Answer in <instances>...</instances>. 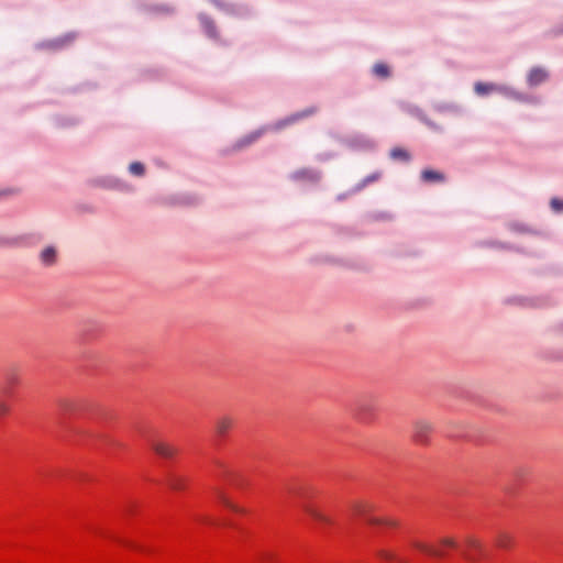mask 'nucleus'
Masks as SVG:
<instances>
[{"label": "nucleus", "instance_id": "nucleus-1", "mask_svg": "<svg viewBox=\"0 0 563 563\" xmlns=\"http://www.w3.org/2000/svg\"><path fill=\"white\" fill-rule=\"evenodd\" d=\"M213 5L225 15L233 18H247L252 14V9L245 3L213 0Z\"/></svg>", "mask_w": 563, "mask_h": 563}, {"label": "nucleus", "instance_id": "nucleus-2", "mask_svg": "<svg viewBox=\"0 0 563 563\" xmlns=\"http://www.w3.org/2000/svg\"><path fill=\"white\" fill-rule=\"evenodd\" d=\"M432 432L433 424L428 420L420 419L413 423L412 438L419 444H428Z\"/></svg>", "mask_w": 563, "mask_h": 563}, {"label": "nucleus", "instance_id": "nucleus-3", "mask_svg": "<svg viewBox=\"0 0 563 563\" xmlns=\"http://www.w3.org/2000/svg\"><path fill=\"white\" fill-rule=\"evenodd\" d=\"M353 511L356 516H360V517L366 519L367 522L371 525H388V526L396 525L394 521L388 520V519H379V518L368 517L367 515L369 511V506L367 504L358 503V504L354 505Z\"/></svg>", "mask_w": 563, "mask_h": 563}, {"label": "nucleus", "instance_id": "nucleus-4", "mask_svg": "<svg viewBox=\"0 0 563 563\" xmlns=\"http://www.w3.org/2000/svg\"><path fill=\"white\" fill-rule=\"evenodd\" d=\"M153 451L159 455L161 457L170 459L173 457L177 450L174 445L168 442L162 440H155L152 442Z\"/></svg>", "mask_w": 563, "mask_h": 563}, {"label": "nucleus", "instance_id": "nucleus-5", "mask_svg": "<svg viewBox=\"0 0 563 563\" xmlns=\"http://www.w3.org/2000/svg\"><path fill=\"white\" fill-rule=\"evenodd\" d=\"M234 418L229 415L219 416L216 423V432L220 438H224L234 426Z\"/></svg>", "mask_w": 563, "mask_h": 563}, {"label": "nucleus", "instance_id": "nucleus-6", "mask_svg": "<svg viewBox=\"0 0 563 563\" xmlns=\"http://www.w3.org/2000/svg\"><path fill=\"white\" fill-rule=\"evenodd\" d=\"M474 90L478 96H485L494 91L507 93L508 88L505 86H498L492 82H482L478 81L474 85Z\"/></svg>", "mask_w": 563, "mask_h": 563}, {"label": "nucleus", "instance_id": "nucleus-7", "mask_svg": "<svg viewBox=\"0 0 563 563\" xmlns=\"http://www.w3.org/2000/svg\"><path fill=\"white\" fill-rule=\"evenodd\" d=\"M549 77L548 71L542 67H533L528 76H527V82L531 87H536L542 82H544Z\"/></svg>", "mask_w": 563, "mask_h": 563}, {"label": "nucleus", "instance_id": "nucleus-8", "mask_svg": "<svg viewBox=\"0 0 563 563\" xmlns=\"http://www.w3.org/2000/svg\"><path fill=\"white\" fill-rule=\"evenodd\" d=\"M412 547L421 552H424V553L435 556V558H442L444 555L443 550L432 548V547L428 545L427 543H423L418 540L412 541Z\"/></svg>", "mask_w": 563, "mask_h": 563}, {"label": "nucleus", "instance_id": "nucleus-9", "mask_svg": "<svg viewBox=\"0 0 563 563\" xmlns=\"http://www.w3.org/2000/svg\"><path fill=\"white\" fill-rule=\"evenodd\" d=\"M303 510L310 517H312L314 520H317L321 523L330 525L332 522L328 516H325L324 514H322L320 510H318L316 507H313L311 505H303Z\"/></svg>", "mask_w": 563, "mask_h": 563}, {"label": "nucleus", "instance_id": "nucleus-10", "mask_svg": "<svg viewBox=\"0 0 563 563\" xmlns=\"http://www.w3.org/2000/svg\"><path fill=\"white\" fill-rule=\"evenodd\" d=\"M421 178L423 181L427 183H440L444 180V175L440 172L432 170V169H424L421 172Z\"/></svg>", "mask_w": 563, "mask_h": 563}, {"label": "nucleus", "instance_id": "nucleus-11", "mask_svg": "<svg viewBox=\"0 0 563 563\" xmlns=\"http://www.w3.org/2000/svg\"><path fill=\"white\" fill-rule=\"evenodd\" d=\"M373 74L380 79H386L390 76L389 66L385 63H376L373 66Z\"/></svg>", "mask_w": 563, "mask_h": 563}, {"label": "nucleus", "instance_id": "nucleus-12", "mask_svg": "<svg viewBox=\"0 0 563 563\" xmlns=\"http://www.w3.org/2000/svg\"><path fill=\"white\" fill-rule=\"evenodd\" d=\"M390 157L393 159H399L404 162H409L411 156L408 151L401 147H395L390 151Z\"/></svg>", "mask_w": 563, "mask_h": 563}, {"label": "nucleus", "instance_id": "nucleus-13", "mask_svg": "<svg viewBox=\"0 0 563 563\" xmlns=\"http://www.w3.org/2000/svg\"><path fill=\"white\" fill-rule=\"evenodd\" d=\"M56 252L53 247H47L41 253V260L44 264L51 265L55 262Z\"/></svg>", "mask_w": 563, "mask_h": 563}, {"label": "nucleus", "instance_id": "nucleus-14", "mask_svg": "<svg viewBox=\"0 0 563 563\" xmlns=\"http://www.w3.org/2000/svg\"><path fill=\"white\" fill-rule=\"evenodd\" d=\"M219 498H220V501L227 507L229 508L230 510L232 511H235V512H244L243 508L239 507L238 505H235L230 498H228L227 495L224 494H220L219 495Z\"/></svg>", "mask_w": 563, "mask_h": 563}, {"label": "nucleus", "instance_id": "nucleus-15", "mask_svg": "<svg viewBox=\"0 0 563 563\" xmlns=\"http://www.w3.org/2000/svg\"><path fill=\"white\" fill-rule=\"evenodd\" d=\"M223 479L230 484V485H235V486H239L240 485V479H239V475L233 473V472H227L224 475H223Z\"/></svg>", "mask_w": 563, "mask_h": 563}, {"label": "nucleus", "instance_id": "nucleus-16", "mask_svg": "<svg viewBox=\"0 0 563 563\" xmlns=\"http://www.w3.org/2000/svg\"><path fill=\"white\" fill-rule=\"evenodd\" d=\"M130 172L136 176H141L144 174V166L139 162L132 163L130 165Z\"/></svg>", "mask_w": 563, "mask_h": 563}, {"label": "nucleus", "instance_id": "nucleus-17", "mask_svg": "<svg viewBox=\"0 0 563 563\" xmlns=\"http://www.w3.org/2000/svg\"><path fill=\"white\" fill-rule=\"evenodd\" d=\"M550 205L554 211H558V212L563 211V199L553 198L551 200Z\"/></svg>", "mask_w": 563, "mask_h": 563}, {"label": "nucleus", "instance_id": "nucleus-18", "mask_svg": "<svg viewBox=\"0 0 563 563\" xmlns=\"http://www.w3.org/2000/svg\"><path fill=\"white\" fill-rule=\"evenodd\" d=\"M440 544L443 548H455L456 541L453 538L446 537L440 540Z\"/></svg>", "mask_w": 563, "mask_h": 563}, {"label": "nucleus", "instance_id": "nucleus-19", "mask_svg": "<svg viewBox=\"0 0 563 563\" xmlns=\"http://www.w3.org/2000/svg\"><path fill=\"white\" fill-rule=\"evenodd\" d=\"M260 136H261V132H253L252 134L247 135V136L243 140V143H244L245 145L252 144V143H253V142H255Z\"/></svg>", "mask_w": 563, "mask_h": 563}, {"label": "nucleus", "instance_id": "nucleus-20", "mask_svg": "<svg viewBox=\"0 0 563 563\" xmlns=\"http://www.w3.org/2000/svg\"><path fill=\"white\" fill-rule=\"evenodd\" d=\"M554 35H563V16L553 27Z\"/></svg>", "mask_w": 563, "mask_h": 563}, {"label": "nucleus", "instance_id": "nucleus-21", "mask_svg": "<svg viewBox=\"0 0 563 563\" xmlns=\"http://www.w3.org/2000/svg\"><path fill=\"white\" fill-rule=\"evenodd\" d=\"M466 544L472 548V549H478L481 547L478 540L474 539V538H468L466 540Z\"/></svg>", "mask_w": 563, "mask_h": 563}, {"label": "nucleus", "instance_id": "nucleus-22", "mask_svg": "<svg viewBox=\"0 0 563 563\" xmlns=\"http://www.w3.org/2000/svg\"><path fill=\"white\" fill-rule=\"evenodd\" d=\"M378 555L383 559H386V560H393L394 559V554L386 551V550H382L378 552Z\"/></svg>", "mask_w": 563, "mask_h": 563}, {"label": "nucleus", "instance_id": "nucleus-23", "mask_svg": "<svg viewBox=\"0 0 563 563\" xmlns=\"http://www.w3.org/2000/svg\"><path fill=\"white\" fill-rule=\"evenodd\" d=\"M508 541H509V538H508L507 536H503V537H500V538L498 539L497 544H498L499 547H507Z\"/></svg>", "mask_w": 563, "mask_h": 563}, {"label": "nucleus", "instance_id": "nucleus-24", "mask_svg": "<svg viewBox=\"0 0 563 563\" xmlns=\"http://www.w3.org/2000/svg\"><path fill=\"white\" fill-rule=\"evenodd\" d=\"M8 412V407L4 404H0V416H3Z\"/></svg>", "mask_w": 563, "mask_h": 563}, {"label": "nucleus", "instance_id": "nucleus-25", "mask_svg": "<svg viewBox=\"0 0 563 563\" xmlns=\"http://www.w3.org/2000/svg\"><path fill=\"white\" fill-rule=\"evenodd\" d=\"M15 382H16L15 378H10L8 380L7 393H9L11 386H13V384H15Z\"/></svg>", "mask_w": 563, "mask_h": 563}, {"label": "nucleus", "instance_id": "nucleus-26", "mask_svg": "<svg viewBox=\"0 0 563 563\" xmlns=\"http://www.w3.org/2000/svg\"><path fill=\"white\" fill-rule=\"evenodd\" d=\"M378 177H379V174H374V175L369 176L366 180L374 181V180L378 179Z\"/></svg>", "mask_w": 563, "mask_h": 563}, {"label": "nucleus", "instance_id": "nucleus-27", "mask_svg": "<svg viewBox=\"0 0 563 563\" xmlns=\"http://www.w3.org/2000/svg\"><path fill=\"white\" fill-rule=\"evenodd\" d=\"M212 35H219V31L216 29V25L213 24V32Z\"/></svg>", "mask_w": 563, "mask_h": 563}, {"label": "nucleus", "instance_id": "nucleus-28", "mask_svg": "<svg viewBox=\"0 0 563 563\" xmlns=\"http://www.w3.org/2000/svg\"><path fill=\"white\" fill-rule=\"evenodd\" d=\"M263 560H267V561L271 560V554H264Z\"/></svg>", "mask_w": 563, "mask_h": 563}, {"label": "nucleus", "instance_id": "nucleus-29", "mask_svg": "<svg viewBox=\"0 0 563 563\" xmlns=\"http://www.w3.org/2000/svg\"><path fill=\"white\" fill-rule=\"evenodd\" d=\"M173 487H174L175 489H180V486H179V485H177V484H173Z\"/></svg>", "mask_w": 563, "mask_h": 563}, {"label": "nucleus", "instance_id": "nucleus-30", "mask_svg": "<svg viewBox=\"0 0 563 563\" xmlns=\"http://www.w3.org/2000/svg\"><path fill=\"white\" fill-rule=\"evenodd\" d=\"M164 11H165V12H169V11H172V10H170L169 8H167V7H166V8L164 9Z\"/></svg>", "mask_w": 563, "mask_h": 563}]
</instances>
